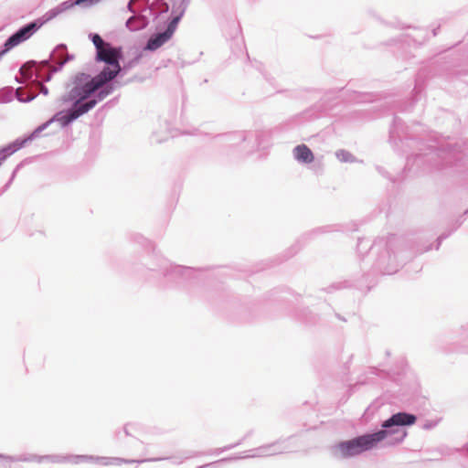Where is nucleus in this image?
<instances>
[{"label":"nucleus","mask_w":468,"mask_h":468,"mask_svg":"<svg viewBox=\"0 0 468 468\" xmlns=\"http://www.w3.org/2000/svg\"><path fill=\"white\" fill-rule=\"evenodd\" d=\"M42 22L35 21L19 29L16 33H15L6 40V42L5 43V49L2 51L1 54H4L5 52L10 50L14 47L28 39L42 27Z\"/></svg>","instance_id":"nucleus-4"},{"label":"nucleus","mask_w":468,"mask_h":468,"mask_svg":"<svg viewBox=\"0 0 468 468\" xmlns=\"http://www.w3.org/2000/svg\"><path fill=\"white\" fill-rule=\"evenodd\" d=\"M178 20V17L174 18L169 23L165 32L152 36L147 42L146 48L149 50H156L168 41L176 31Z\"/></svg>","instance_id":"nucleus-5"},{"label":"nucleus","mask_w":468,"mask_h":468,"mask_svg":"<svg viewBox=\"0 0 468 468\" xmlns=\"http://www.w3.org/2000/svg\"><path fill=\"white\" fill-rule=\"evenodd\" d=\"M110 80L98 74L83 85L76 87L73 90V94L78 100L73 109L68 114L61 117L63 123L68 124L92 109L97 103L96 100H90L84 103H80V101L89 98L93 92L100 90Z\"/></svg>","instance_id":"nucleus-2"},{"label":"nucleus","mask_w":468,"mask_h":468,"mask_svg":"<svg viewBox=\"0 0 468 468\" xmlns=\"http://www.w3.org/2000/svg\"><path fill=\"white\" fill-rule=\"evenodd\" d=\"M336 156L342 162H349L353 160L352 154L345 150L336 152Z\"/></svg>","instance_id":"nucleus-8"},{"label":"nucleus","mask_w":468,"mask_h":468,"mask_svg":"<svg viewBox=\"0 0 468 468\" xmlns=\"http://www.w3.org/2000/svg\"><path fill=\"white\" fill-rule=\"evenodd\" d=\"M295 159L303 163H312L314 159L310 148L305 144L297 145L293 150Z\"/></svg>","instance_id":"nucleus-7"},{"label":"nucleus","mask_w":468,"mask_h":468,"mask_svg":"<svg viewBox=\"0 0 468 468\" xmlns=\"http://www.w3.org/2000/svg\"><path fill=\"white\" fill-rule=\"evenodd\" d=\"M393 433H400L399 441H402L407 432L405 431L394 430ZM391 431L382 430L372 434H366L355 439L341 441L336 445V451L339 456L343 458L352 457L358 455L366 451H368L375 447L378 442L386 439Z\"/></svg>","instance_id":"nucleus-1"},{"label":"nucleus","mask_w":468,"mask_h":468,"mask_svg":"<svg viewBox=\"0 0 468 468\" xmlns=\"http://www.w3.org/2000/svg\"><path fill=\"white\" fill-rule=\"evenodd\" d=\"M101 0H76L74 5L90 6V5H96Z\"/></svg>","instance_id":"nucleus-9"},{"label":"nucleus","mask_w":468,"mask_h":468,"mask_svg":"<svg viewBox=\"0 0 468 468\" xmlns=\"http://www.w3.org/2000/svg\"><path fill=\"white\" fill-rule=\"evenodd\" d=\"M92 42L96 48V60L107 64L99 74L108 80H112L121 71L119 59L122 58V48H113L110 43L104 42L98 35L92 36Z\"/></svg>","instance_id":"nucleus-3"},{"label":"nucleus","mask_w":468,"mask_h":468,"mask_svg":"<svg viewBox=\"0 0 468 468\" xmlns=\"http://www.w3.org/2000/svg\"><path fill=\"white\" fill-rule=\"evenodd\" d=\"M111 92V89H105V90H101L99 93H98V98L100 101L103 100L104 98H106Z\"/></svg>","instance_id":"nucleus-11"},{"label":"nucleus","mask_w":468,"mask_h":468,"mask_svg":"<svg viewBox=\"0 0 468 468\" xmlns=\"http://www.w3.org/2000/svg\"><path fill=\"white\" fill-rule=\"evenodd\" d=\"M131 23H132V19H130V20L128 21V23H127L128 27H130Z\"/></svg>","instance_id":"nucleus-12"},{"label":"nucleus","mask_w":468,"mask_h":468,"mask_svg":"<svg viewBox=\"0 0 468 468\" xmlns=\"http://www.w3.org/2000/svg\"><path fill=\"white\" fill-rule=\"evenodd\" d=\"M48 122H46L45 124H43V125H41V126L37 127V129L32 133V134H31V135H30V137L28 138V140H31V139H33V138L37 137V136L39 135V133H41V132L46 128V126H48ZM27 140H25L23 143H25V142H27Z\"/></svg>","instance_id":"nucleus-10"},{"label":"nucleus","mask_w":468,"mask_h":468,"mask_svg":"<svg viewBox=\"0 0 468 468\" xmlns=\"http://www.w3.org/2000/svg\"><path fill=\"white\" fill-rule=\"evenodd\" d=\"M416 421V417L412 414L399 412L383 423L384 428H389L394 425H412Z\"/></svg>","instance_id":"nucleus-6"}]
</instances>
